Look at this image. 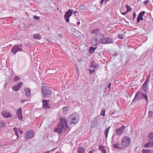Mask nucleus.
I'll use <instances>...</instances> for the list:
<instances>
[{
  "instance_id": "nucleus-1",
  "label": "nucleus",
  "mask_w": 153,
  "mask_h": 153,
  "mask_svg": "<svg viewBox=\"0 0 153 153\" xmlns=\"http://www.w3.org/2000/svg\"><path fill=\"white\" fill-rule=\"evenodd\" d=\"M79 116L78 113L74 112L70 115L68 117V120L70 122L69 125L76 124L77 123L79 120Z\"/></svg>"
},
{
  "instance_id": "nucleus-2",
  "label": "nucleus",
  "mask_w": 153,
  "mask_h": 153,
  "mask_svg": "<svg viewBox=\"0 0 153 153\" xmlns=\"http://www.w3.org/2000/svg\"><path fill=\"white\" fill-rule=\"evenodd\" d=\"M65 126L66 127L67 126L66 120L65 119L61 118L57 128L54 129V131L59 134H61L63 130L65 129V128H64Z\"/></svg>"
},
{
  "instance_id": "nucleus-3",
  "label": "nucleus",
  "mask_w": 153,
  "mask_h": 153,
  "mask_svg": "<svg viewBox=\"0 0 153 153\" xmlns=\"http://www.w3.org/2000/svg\"><path fill=\"white\" fill-rule=\"evenodd\" d=\"M41 92L43 97L45 98H49L51 95L52 91L48 87L45 86L41 87Z\"/></svg>"
},
{
  "instance_id": "nucleus-4",
  "label": "nucleus",
  "mask_w": 153,
  "mask_h": 153,
  "mask_svg": "<svg viewBox=\"0 0 153 153\" xmlns=\"http://www.w3.org/2000/svg\"><path fill=\"white\" fill-rule=\"evenodd\" d=\"M104 36V34L98 33L97 35L94 37L92 39L91 42L92 45L94 46H96L97 44L101 42V39Z\"/></svg>"
},
{
  "instance_id": "nucleus-5",
  "label": "nucleus",
  "mask_w": 153,
  "mask_h": 153,
  "mask_svg": "<svg viewBox=\"0 0 153 153\" xmlns=\"http://www.w3.org/2000/svg\"><path fill=\"white\" fill-rule=\"evenodd\" d=\"M120 145L123 147L126 148L130 145V139L128 137H124L122 140Z\"/></svg>"
},
{
  "instance_id": "nucleus-6",
  "label": "nucleus",
  "mask_w": 153,
  "mask_h": 153,
  "mask_svg": "<svg viewBox=\"0 0 153 153\" xmlns=\"http://www.w3.org/2000/svg\"><path fill=\"white\" fill-rule=\"evenodd\" d=\"M22 44L16 45L13 46L11 49V52L15 54L18 52L22 51Z\"/></svg>"
},
{
  "instance_id": "nucleus-7",
  "label": "nucleus",
  "mask_w": 153,
  "mask_h": 153,
  "mask_svg": "<svg viewBox=\"0 0 153 153\" xmlns=\"http://www.w3.org/2000/svg\"><path fill=\"white\" fill-rule=\"evenodd\" d=\"M144 94L138 91L135 94L133 100L132 102L139 101L143 97Z\"/></svg>"
},
{
  "instance_id": "nucleus-8",
  "label": "nucleus",
  "mask_w": 153,
  "mask_h": 153,
  "mask_svg": "<svg viewBox=\"0 0 153 153\" xmlns=\"http://www.w3.org/2000/svg\"><path fill=\"white\" fill-rule=\"evenodd\" d=\"M101 42L103 44H109L111 43L112 40V39L108 37L104 38L101 39Z\"/></svg>"
},
{
  "instance_id": "nucleus-9",
  "label": "nucleus",
  "mask_w": 153,
  "mask_h": 153,
  "mask_svg": "<svg viewBox=\"0 0 153 153\" xmlns=\"http://www.w3.org/2000/svg\"><path fill=\"white\" fill-rule=\"evenodd\" d=\"M151 77V75H149L146 78V80L144 83L143 84V85L141 88H143V89L145 91L147 89V86L148 85V84L149 81H150V79Z\"/></svg>"
},
{
  "instance_id": "nucleus-10",
  "label": "nucleus",
  "mask_w": 153,
  "mask_h": 153,
  "mask_svg": "<svg viewBox=\"0 0 153 153\" xmlns=\"http://www.w3.org/2000/svg\"><path fill=\"white\" fill-rule=\"evenodd\" d=\"M34 135V132L32 130L27 131L25 134V138L26 139H31Z\"/></svg>"
},
{
  "instance_id": "nucleus-11",
  "label": "nucleus",
  "mask_w": 153,
  "mask_h": 153,
  "mask_svg": "<svg viewBox=\"0 0 153 153\" xmlns=\"http://www.w3.org/2000/svg\"><path fill=\"white\" fill-rule=\"evenodd\" d=\"M125 128V126L123 125L121 127L116 129L115 133L117 135H119L123 133L124 132V129Z\"/></svg>"
},
{
  "instance_id": "nucleus-12",
  "label": "nucleus",
  "mask_w": 153,
  "mask_h": 153,
  "mask_svg": "<svg viewBox=\"0 0 153 153\" xmlns=\"http://www.w3.org/2000/svg\"><path fill=\"white\" fill-rule=\"evenodd\" d=\"M1 114L3 117L5 118L12 117V115L11 114L10 112L7 110H4L2 111Z\"/></svg>"
},
{
  "instance_id": "nucleus-13",
  "label": "nucleus",
  "mask_w": 153,
  "mask_h": 153,
  "mask_svg": "<svg viewBox=\"0 0 153 153\" xmlns=\"http://www.w3.org/2000/svg\"><path fill=\"white\" fill-rule=\"evenodd\" d=\"M23 85L22 82H19L12 87L13 90L15 91H17L21 88V85Z\"/></svg>"
},
{
  "instance_id": "nucleus-14",
  "label": "nucleus",
  "mask_w": 153,
  "mask_h": 153,
  "mask_svg": "<svg viewBox=\"0 0 153 153\" xmlns=\"http://www.w3.org/2000/svg\"><path fill=\"white\" fill-rule=\"evenodd\" d=\"M16 114L18 116V118L20 120H22L23 117L22 115L21 108H20L17 109L16 110Z\"/></svg>"
},
{
  "instance_id": "nucleus-15",
  "label": "nucleus",
  "mask_w": 153,
  "mask_h": 153,
  "mask_svg": "<svg viewBox=\"0 0 153 153\" xmlns=\"http://www.w3.org/2000/svg\"><path fill=\"white\" fill-rule=\"evenodd\" d=\"M48 101L45 100H43L42 101V107L46 109L49 108V107Z\"/></svg>"
},
{
  "instance_id": "nucleus-16",
  "label": "nucleus",
  "mask_w": 153,
  "mask_h": 153,
  "mask_svg": "<svg viewBox=\"0 0 153 153\" xmlns=\"http://www.w3.org/2000/svg\"><path fill=\"white\" fill-rule=\"evenodd\" d=\"M24 91L25 92L26 96L27 97H29L31 94L30 89L29 88H25Z\"/></svg>"
},
{
  "instance_id": "nucleus-17",
  "label": "nucleus",
  "mask_w": 153,
  "mask_h": 153,
  "mask_svg": "<svg viewBox=\"0 0 153 153\" xmlns=\"http://www.w3.org/2000/svg\"><path fill=\"white\" fill-rule=\"evenodd\" d=\"M33 37L34 39L38 40L41 39L42 38L40 35L38 33H35L33 34Z\"/></svg>"
},
{
  "instance_id": "nucleus-18",
  "label": "nucleus",
  "mask_w": 153,
  "mask_h": 153,
  "mask_svg": "<svg viewBox=\"0 0 153 153\" xmlns=\"http://www.w3.org/2000/svg\"><path fill=\"white\" fill-rule=\"evenodd\" d=\"M99 149L101 150L102 152V153H106V151L105 149L104 148V146H102L100 145L99 147Z\"/></svg>"
},
{
  "instance_id": "nucleus-19",
  "label": "nucleus",
  "mask_w": 153,
  "mask_h": 153,
  "mask_svg": "<svg viewBox=\"0 0 153 153\" xmlns=\"http://www.w3.org/2000/svg\"><path fill=\"white\" fill-rule=\"evenodd\" d=\"M74 36L76 37H79L80 36L81 33L78 30L74 31L73 33Z\"/></svg>"
},
{
  "instance_id": "nucleus-20",
  "label": "nucleus",
  "mask_w": 153,
  "mask_h": 153,
  "mask_svg": "<svg viewBox=\"0 0 153 153\" xmlns=\"http://www.w3.org/2000/svg\"><path fill=\"white\" fill-rule=\"evenodd\" d=\"M97 48H93L92 47H91L89 49V53L90 54H92L93 53L95 50Z\"/></svg>"
},
{
  "instance_id": "nucleus-21",
  "label": "nucleus",
  "mask_w": 153,
  "mask_h": 153,
  "mask_svg": "<svg viewBox=\"0 0 153 153\" xmlns=\"http://www.w3.org/2000/svg\"><path fill=\"white\" fill-rule=\"evenodd\" d=\"M100 119V116H97L96 117L93 118V121L95 123H97Z\"/></svg>"
},
{
  "instance_id": "nucleus-22",
  "label": "nucleus",
  "mask_w": 153,
  "mask_h": 153,
  "mask_svg": "<svg viewBox=\"0 0 153 153\" xmlns=\"http://www.w3.org/2000/svg\"><path fill=\"white\" fill-rule=\"evenodd\" d=\"M113 147L114 148L117 149H119L121 148V147L120 146L119 143H117L114 144L113 145Z\"/></svg>"
},
{
  "instance_id": "nucleus-23",
  "label": "nucleus",
  "mask_w": 153,
  "mask_h": 153,
  "mask_svg": "<svg viewBox=\"0 0 153 153\" xmlns=\"http://www.w3.org/2000/svg\"><path fill=\"white\" fill-rule=\"evenodd\" d=\"M84 149L82 147H79L78 149V153H84Z\"/></svg>"
},
{
  "instance_id": "nucleus-24",
  "label": "nucleus",
  "mask_w": 153,
  "mask_h": 153,
  "mask_svg": "<svg viewBox=\"0 0 153 153\" xmlns=\"http://www.w3.org/2000/svg\"><path fill=\"white\" fill-rule=\"evenodd\" d=\"M99 32V29H97L92 30L91 32V33L93 34H96V35H97L98 34V33H100Z\"/></svg>"
},
{
  "instance_id": "nucleus-25",
  "label": "nucleus",
  "mask_w": 153,
  "mask_h": 153,
  "mask_svg": "<svg viewBox=\"0 0 153 153\" xmlns=\"http://www.w3.org/2000/svg\"><path fill=\"white\" fill-rule=\"evenodd\" d=\"M73 10L71 9H69L68 11V17H70L73 13Z\"/></svg>"
},
{
  "instance_id": "nucleus-26",
  "label": "nucleus",
  "mask_w": 153,
  "mask_h": 153,
  "mask_svg": "<svg viewBox=\"0 0 153 153\" xmlns=\"http://www.w3.org/2000/svg\"><path fill=\"white\" fill-rule=\"evenodd\" d=\"M143 153H153V151L151 150H143Z\"/></svg>"
},
{
  "instance_id": "nucleus-27",
  "label": "nucleus",
  "mask_w": 153,
  "mask_h": 153,
  "mask_svg": "<svg viewBox=\"0 0 153 153\" xmlns=\"http://www.w3.org/2000/svg\"><path fill=\"white\" fill-rule=\"evenodd\" d=\"M91 66L94 68H97V64L94 61L91 62Z\"/></svg>"
},
{
  "instance_id": "nucleus-28",
  "label": "nucleus",
  "mask_w": 153,
  "mask_h": 153,
  "mask_svg": "<svg viewBox=\"0 0 153 153\" xmlns=\"http://www.w3.org/2000/svg\"><path fill=\"white\" fill-rule=\"evenodd\" d=\"M110 128V126L108 128L106 129L105 131V137L106 138L107 137Z\"/></svg>"
},
{
  "instance_id": "nucleus-29",
  "label": "nucleus",
  "mask_w": 153,
  "mask_h": 153,
  "mask_svg": "<svg viewBox=\"0 0 153 153\" xmlns=\"http://www.w3.org/2000/svg\"><path fill=\"white\" fill-rule=\"evenodd\" d=\"M149 138L152 141H153V133L152 132H150L149 134Z\"/></svg>"
},
{
  "instance_id": "nucleus-30",
  "label": "nucleus",
  "mask_w": 153,
  "mask_h": 153,
  "mask_svg": "<svg viewBox=\"0 0 153 153\" xmlns=\"http://www.w3.org/2000/svg\"><path fill=\"white\" fill-rule=\"evenodd\" d=\"M126 8L127 9V10H126L127 12H128L129 11H131L132 10L131 8V7H130L129 6L127 5H126Z\"/></svg>"
},
{
  "instance_id": "nucleus-31",
  "label": "nucleus",
  "mask_w": 153,
  "mask_h": 153,
  "mask_svg": "<svg viewBox=\"0 0 153 153\" xmlns=\"http://www.w3.org/2000/svg\"><path fill=\"white\" fill-rule=\"evenodd\" d=\"M20 79V77L18 76H15L13 79V81L15 82H17Z\"/></svg>"
},
{
  "instance_id": "nucleus-32",
  "label": "nucleus",
  "mask_w": 153,
  "mask_h": 153,
  "mask_svg": "<svg viewBox=\"0 0 153 153\" xmlns=\"http://www.w3.org/2000/svg\"><path fill=\"white\" fill-rule=\"evenodd\" d=\"M152 144V143H147L145 144L144 145V147L145 148H147L151 145Z\"/></svg>"
},
{
  "instance_id": "nucleus-33",
  "label": "nucleus",
  "mask_w": 153,
  "mask_h": 153,
  "mask_svg": "<svg viewBox=\"0 0 153 153\" xmlns=\"http://www.w3.org/2000/svg\"><path fill=\"white\" fill-rule=\"evenodd\" d=\"M148 114V116L149 117H153V112L152 111H149Z\"/></svg>"
},
{
  "instance_id": "nucleus-34",
  "label": "nucleus",
  "mask_w": 153,
  "mask_h": 153,
  "mask_svg": "<svg viewBox=\"0 0 153 153\" xmlns=\"http://www.w3.org/2000/svg\"><path fill=\"white\" fill-rule=\"evenodd\" d=\"M143 20V18H142V17H141L140 16H138L137 17V22L138 23L140 20Z\"/></svg>"
},
{
  "instance_id": "nucleus-35",
  "label": "nucleus",
  "mask_w": 153,
  "mask_h": 153,
  "mask_svg": "<svg viewBox=\"0 0 153 153\" xmlns=\"http://www.w3.org/2000/svg\"><path fill=\"white\" fill-rule=\"evenodd\" d=\"M105 111L104 109L102 110L101 111L100 115L104 117L105 115Z\"/></svg>"
},
{
  "instance_id": "nucleus-36",
  "label": "nucleus",
  "mask_w": 153,
  "mask_h": 153,
  "mask_svg": "<svg viewBox=\"0 0 153 153\" xmlns=\"http://www.w3.org/2000/svg\"><path fill=\"white\" fill-rule=\"evenodd\" d=\"M67 107H65L63 108V112L64 114H66L67 113Z\"/></svg>"
},
{
  "instance_id": "nucleus-37",
  "label": "nucleus",
  "mask_w": 153,
  "mask_h": 153,
  "mask_svg": "<svg viewBox=\"0 0 153 153\" xmlns=\"http://www.w3.org/2000/svg\"><path fill=\"white\" fill-rule=\"evenodd\" d=\"M0 125L2 127H4L5 126L4 122L3 121H1L0 122Z\"/></svg>"
},
{
  "instance_id": "nucleus-38",
  "label": "nucleus",
  "mask_w": 153,
  "mask_h": 153,
  "mask_svg": "<svg viewBox=\"0 0 153 153\" xmlns=\"http://www.w3.org/2000/svg\"><path fill=\"white\" fill-rule=\"evenodd\" d=\"M145 13V12L144 11H143L141 12L139 14V16L142 17L144 15V13Z\"/></svg>"
},
{
  "instance_id": "nucleus-39",
  "label": "nucleus",
  "mask_w": 153,
  "mask_h": 153,
  "mask_svg": "<svg viewBox=\"0 0 153 153\" xmlns=\"http://www.w3.org/2000/svg\"><path fill=\"white\" fill-rule=\"evenodd\" d=\"M118 37L120 39H122L123 38V35L122 34H119Z\"/></svg>"
},
{
  "instance_id": "nucleus-40",
  "label": "nucleus",
  "mask_w": 153,
  "mask_h": 153,
  "mask_svg": "<svg viewBox=\"0 0 153 153\" xmlns=\"http://www.w3.org/2000/svg\"><path fill=\"white\" fill-rule=\"evenodd\" d=\"M143 97H144V98L146 99L147 101H148V97L146 94H144Z\"/></svg>"
},
{
  "instance_id": "nucleus-41",
  "label": "nucleus",
  "mask_w": 153,
  "mask_h": 153,
  "mask_svg": "<svg viewBox=\"0 0 153 153\" xmlns=\"http://www.w3.org/2000/svg\"><path fill=\"white\" fill-rule=\"evenodd\" d=\"M64 18L66 22H67V12H65V14L64 16Z\"/></svg>"
},
{
  "instance_id": "nucleus-42",
  "label": "nucleus",
  "mask_w": 153,
  "mask_h": 153,
  "mask_svg": "<svg viewBox=\"0 0 153 153\" xmlns=\"http://www.w3.org/2000/svg\"><path fill=\"white\" fill-rule=\"evenodd\" d=\"M89 74H92L93 73H94L95 71V70H89Z\"/></svg>"
},
{
  "instance_id": "nucleus-43",
  "label": "nucleus",
  "mask_w": 153,
  "mask_h": 153,
  "mask_svg": "<svg viewBox=\"0 0 153 153\" xmlns=\"http://www.w3.org/2000/svg\"><path fill=\"white\" fill-rule=\"evenodd\" d=\"M75 68H76V71L77 72V73L78 74H79V71L78 68V67L76 65H75Z\"/></svg>"
},
{
  "instance_id": "nucleus-44",
  "label": "nucleus",
  "mask_w": 153,
  "mask_h": 153,
  "mask_svg": "<svg viewBox=\"0 0 153 153\" xmlns=\"http://www.w3.org/2000/svg\"><path fill=\"white\" fill-rule=\"evenodd\" d=\"M33 17H34V19H35L37 20L39 19L40 18L38 16H34Z\"/></svg>"
},
{
  "instance_id": "nucleus-45",
  "label": "nucleus",
  "mask_w": 153,
  "mask_h": 153,
  "mask_svg": "<svg viewBox=\"0 0 153 153\" xmlns=\"http://www.w3.org/2000/svg\"><path fill=\"white\" fill-rule=\"evenodd\" d=\"M149 2V1L148 0H146L144 2V4H147Z\"/></svg>"
},
{
  "instance_id": "nucleus-46",
  "label": "nucleus",
  "mask_w": 153,
  "mask_h": 153,
  "mask_svg": "<svg viewBox=\"0 0 153 153\" xmlns=\"http://www.w3.org/2000/svg\"><path fill=\"white\" fill-rule=\"evenodd\" d=\"M13 130L14 132H16L18 131L17 128H14L13 129Z\"/></svg>"
},
{
  "instance_id": "nucleus-47",
  "label": "nucleus",
  "mask_w": 153,
  "mask_h": 153,
  "mask_svg": "<svg viewBox=\"0 0 153 153\" xmlns=\"http://www.w3.org/2000/svg\"><path fill=\"white\" fill-rule=\"evenodd\" d=\"M19 132L21 134H22L23 133V131L20 130V128H19L18 129Z\"/></svg>"
},
{
  "instance_id": "nucleus-48",
  "label": "nucleus",
  "mask_w": 153,
  "mask_h": 153,
  "mask_svg": "<svg viewBox=\"0 0 153 153\" xmlns=\"http://www.w3.org/2000/svg\"><path fill=\"white\" fill-rule=\"evenodd\" d=\"M133 19H134L136 17V14L135 13H133Z\"/></svg>"
},
{
  "instance_id": "nucleus-49",
  "label": "nucleus",
  "mask_w": 153,
  "mask_h": 153,
  "mask_svg": "<svg viewBox=\"0 0 153 153\" xmlns=\"http://www.w3.org/2000/svg\"><path fill=\"white\" fill-rule=\"evenodd\" d=\"M15 135L17 136V137H18V132H15Z\"/></svg>"
},
{
  "instance_id": "nucleus-50",
  "label": "nucleus",
  "mask_w": 153,
  "mask_h": 153,
  "mask_svg": "<svg viewBox=\"0 0 153 153\" xmlns=\"http://www.w3.org/2000/svg\"><path fill=\"white\" fill-rule=\"evenodd\" d=\"M26 101V100H22L21 101V102L22 103H23Z\"/></svg>"
},
{
  "instance_id": "nucleus-51",
  "label": "nucleus",
  "mask_w": 153,
  "mask_h": 153,
  "mask_svg": "<svg viewBox=\"0 0 153 153\" xmlns=\"http://www.w3.org/2000/svg\"><path fill=\"white\" fill-rule=\"evenodd\" d=\"M50 152V151H48L47 152L44 151L43 153H49Z\"/></svg>"
},
{
  "instance_id": "nucleus-52",
  "label": "nucleus",
  "mask_w": 153,
  "mask_h": 153,
  "mask_svg": "<svg viewBox=\"0 0 153 153\" xmlns=\"http://www.w3.org/2000/svg\"><path fill=\"white\" fill-rule=\"evenodd\" d=\"M128 12H127V11H126L125 12L123 13H121L123 15H125Z\"/></svg>"
},
{
  "instance_id": "nucleus-53",
  "label": "nucleus",
  "mask_w": 153,
  "mask_h": 153,
  "mask_svg": "<svg viewBox=\"0 0 153 153\" xmlns=\"http://www.w3.org/2000/svg\"><path fill=\"white\" fill-rule=\"evenodd\" d=\"M88 153H94V151H90Z\"/></svg>"
},
{
  "instance_id": "nucleus-54",
  "label": "nucleus",
  "mask_w": 153,
  "mask_h": 153,
  "mask_svg": "<svg viewBox=\"0 0 153 153\" xmlns=\"http://www.w3.org/2000/svg\"><path fill=\"white\" fill-rule=\"evenodd\" d=\"M111 83H109V85H108V88H110V86H111Z\"/></svg>"
},
{
  "instance_id": "nucleus-55",
  "label": "nucleus",
  "mask_w": 153,
  "mask_h": 153,
  "mask_svg": "<svg viewBox=\"0 0 153 153\" xmlns=\"http://www.w3.org/2000/svg\"><path fill=\"white\" fill-rule=\"evenodd\" d=\"M55 149H56V148L52 149L51 151H50V152L51 151H54L55 150Z\"/></svg>"
},
{
  "instance_id": "nucleus-56",
  "label": "nucleus",
  "mask_w": 153,
  "mask_h": 153,
  "mask_svg": "<svg viewBox=\"0 0 153 153\" xmlns=\"http://www.w3.org/2000/svg\"><path fill=\"white\" fill-rule=\"evenodd\" d=\"M69 17H68V22H69Z\"/></svg>"
},
{
  "instance_id": "nucleus-57",
  "label": "nucleus",
  "mask_w": 153,
  "mask_h": 153,
  "mask_svg": "<svg viewBox=\"0 0 153 153\" xmlns=\"http://www.w3.org/2000/svg\"><path fill=\"white\" fill-rule=\"evenodd\" d=\"M77 24L79 25H80V22H77Z\"/></svg>"
},
{
  "instance_id": "nucleus-58",
  "label": "nucleus",
  "mask_w": 153,
  "mask_h": 153,
  "mask_svg": "<svg viewBox=\"0 0 153 153\" xmlns=\"http://www.w3.org/2000/svg\"><path fill=\"white\" fill-rule=\"evenodd\" d=\"M76 11H74V14H75V13H76Z\"/></svg>"
},
{
  "instance_id": "nucleus-59",
  "label": "nucleus",
  "mask_w": 153,
  "mask_h": 153,
  "mask_svg": "<svg viewBox=\"0 0 153 153\" xmlns=\"http://www.w3.org/2000/svg\"><path fill=\"white\" fill-rule=\"evenodd\" d=\"M67 128H69V127L68 126Z\"/></svg>"
},
{
  "instance_id": "nucleus-60",
  "label": "nucleus",
  "mask_w": 153,
  "mask_h": 153,
  "mask_svg": "<svg viewBox=\"0 0 153 153\" xmlns=\"http://www.w3.org/2000/svg\"><path fill=\"white\" fill-rule=\"evenodd\" d=\"M61 36V37H62V36L61 35H60V36Z\"/></svg>"
},
{
  "instance_id": "nucleus-61",
  "label": "nucleus",
  "mask_w": 153,
  "mask_h": 153,
  "mask_svg": "<svg viewBox=\"0 0 153 153\" xmlns=\"http://www.w3.org/2000/svg\"><path fill=\"white\" fill-rule=\"evenodd\" d=\"M61 36V37H62V36L61 35H60V36Z\"/></svg>"
},
{
  "instance_id": "nucleus-62",
  "label": "nucleus",
  "mask_w": 153,
  "mask_h": 153,
  "mask_svg": "<svg viewBox=\"0 0 153 153\" xmlns=\"http://www.w3.org/2000/svg\"><path fill=\"white\" fill-rule=\"evenodd\" d=\"M59 153V152H57V153Z\"/></svg>"
},
{
  "instance_id": "nucleus-63",
  "label": "nucleus",
  "mask_w": 153,
  "mask_h": 153,
  "mask_svg": "<svg viewBox=\"0 0 153 153\" xmlns=\"http://www.w3.org/2000/svg\"><path fill=\"white\" fill-rule=\"evenodd\" d=\"M152 75H153V74H152Z\"/></svg>"
}]
</instances>
